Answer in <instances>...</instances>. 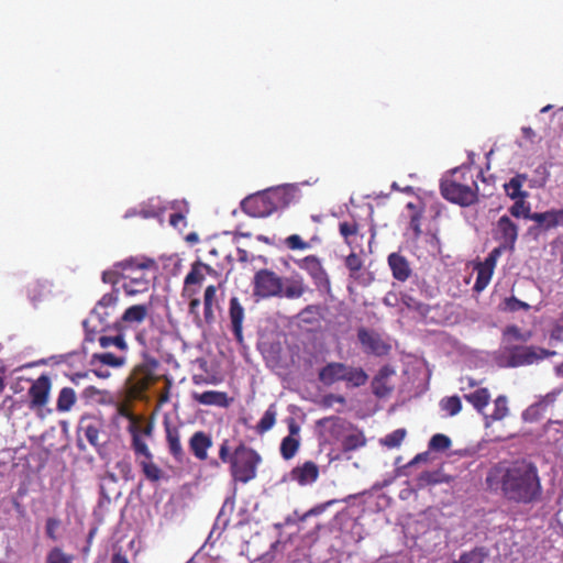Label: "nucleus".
<instances>
[{
  "label": "nucleus",
  "mask_w": 563,
  "mask_h": 563,
  "mask_svg": "<svg viewBox=\"0 0 563 563\" xmlns=\"http://www.w3.org/2000/svg\"><path fill=\"white\" fill-rule=\"evenodd\" d=\"M485 484L490 492L518 505H531L542 498V484L534 463L525 459L501 461L487 472Z\"/></svg>",
  "instance_id": "f257e3e1"
},
{
  "label": "nucleus",
  "mask_w": 563,
  "mask_h": 563,
  "mask_svg": "<svg viewBox=\"0 0 563 563\" xmlns=\"http://www.w3.org/2000/svg\"><path fill=\"white\" fill-rule=\"evenodd\" d=\"M114 267L121 268L122 288L128 296L147 291L158 271L156 261L144 255L117 262Z\"/></svg>",
  "instance_id": "f03ea898"
},
{
  "label": "nucleus",
  "mask_w": 563,
  "mask_h": 563,
  "mask_svg": "<svg viewBox=\"0 0 563 563\" xmlns=\"http://www.w3.org/2000/svg\"><path fill=\"white\" fill-rule=\"evenodd\" d=\"M291 191L285 187H278L251 195L241 202L242 210L254 218L271 216L278 209L285 208L291 200Z\"/></svg>",
  "instance_id": "7ed1b4c3"
},
{
  "label": "nucleus",
  "mask_w": 563,
  "mask_h": 563,
  "mask_svg": "<svg viewBox=\"0 0 563 563\" xmlns=\"http://www.w3.org/2000/svg\"><path fill=\"white\" fill-rule=\"evenodd\" d=\"M478 178H482L484 183L486 181L483 170H479L476 177H467V185L457 183L455 178H443L440 183V192L450 202L461 207L473 206L478 202L479 198Z\"/></svg>",
  "instance_id": "20e7f679"
},
{
  "label": "nucleus",
  "mask_w": 563,
  "mask_h": 563,
  "mask_svg": "<svg viewBox=\"0 0 563 563\" xmlns=\"http://www.w3.org/2000/svg\"><path fill=\"white\" fill-rule=\"evenodd\" d=\"M262 462L261 455L244 444L238 445L233 451L230 474L234 482L246 484L257 475V466Z\"/></svg>",
  "instance_id": "39448f33"
},
{
  "label": "nucleus",
  "mask_w": 563,
  "mask_h": 563,
  "mask_svg": "<svg viewBox=\"0 0 563 563\" xmlns=\"http://www.w3.org/2000/svg\"><path fill=\"white\" fill-rule=\"evenodd\" d=\"M119 301V289L113 288L112 291L104 294L100 300L96 303L91 311L90 318L82 322V327L86 331V340L93 342L97 331L90 329L89 324L93 319H97L100 324L109 325V319L113 314L115 307Z\"/></svg>",
  "instance_id": "423d86ee"
},
{
  "label": "nucleus",
  "mask_w": 563,
  "mask_h": 563,
  "mask_svg": "<svg viewBox=\"0 0 563 563\" xmlns=\"http://www.w3.org/2000/svg\"><path fill=\"white\" fill-rule=\"evenodd\" d=\"M131 448L136 456V462L141 467L145 478L156 483L163 477V471L154 463L153 454L143 438L134 434L131 441Z\"/></svg>",
  "instance_id": "0eeeda50"
},
{
  "label": "nucleus",
  "mask_w": 563,
  "mask_h": 563,
  "mask_svg": "<svg viewBox=\"0 0 563 563\" xmlns=\"http://www.w3.org/2000/svg\"><path fill=\"white\" fill-rule=\"evenodd\" d=\"M253 295L257 298L280 297L283 292V279L275 272L263 268L253 277Z\"/></svg>",
  "instance_id": "6e6552de"
},
{
  "label": "nucleus",
  "mask_w": 563,
  "mask_h": 563,
  "mask_svg": "<svg viewBox=\"0 0 563 563\" xmlns=\"http://www.w3.org/2000/svg\"><path fill=\"white\" fill-rule=\"evenodd\" d=\"M555 351L537 346H515L509 350L507 364L510 367L531 365L541 360L555 355Z\"/></svg>",
  "instance_id": "1a4fd4ad"
},
{
  "label": "nucleus",
  "mask_w": 563,
  "mask_h": 563,
  "mask_svg": "<svg viewBox=\"0 0 563 563\" xmlns=\"http://www.w3.org/2000/svg\"><path fill=\"white\" fill-rule=\"evenodd\" d=\"M296 264L300 269L307 272L319 290H324L327 292L331 290V282L329 275L318 256L308 255L296 261Z\"/></svg>",
  "instance_id": "9d476101"
},
{
  "label": "nucleus",
  "mask_w": 563,
  "mask_h": 563,
  "mask_svg": "<svg viewBox=\"0 0 563 563\" xmlns=\"http://www.w3.org/2000/svg\"><path fill=\"white\" fill-rule=\"evenodd\" d=\"M357 339L363 351L367 354L383 356L387 355L390 351V345L383 340L380 334L366 328L357 330Z\"/></svg>",
  "instance_id": "9b49d317"
},
{
  "label": "nucleus",
  "mask_w": 563,
  "mask_h": 563,
  "mask_svg": "<svg viewBox=\"0 0 563 563\" xmlns=\"http://www.w3.org/2000/svg\"><path fill=\"white\" fill-rule=\"evenodd\" d=\"M518 225L508 216H501L494 229V238L512 252L518 239Z\"/></svg>",
  "instance_id": "f8f14e48"
},
{
  "label": "nucleus",
  "mask_w": 563,
  "mask_h": 563,
  "mask_svg": "<svg viewBox=\"0 0 563 563\" xmlns=\"http://www.w3.org/2000/svg\"><path fill=\"white\" fill-rule=\"evenodd\" d=\"M531 221L536 222L530 231L547 232L563 227V209H550L544 212H533Z\"/></svg>",
  "instance_id": "ddd939ff"
},
{
  "label": "nucleus",
  "mask_w": 563,
  "mask_h": 563,
  "mask_svg": "<svg viewBox=\"0 0 563 563\" xmlns=\"http://www.w3.org/2000/svg\"><path fill=\"white\" fill-rule=\"evenodd\" d=\"M205 272L211 274L214 271L210 265L205 264L200 261H197L191 265L189 273L186 275L184 279V288L181 291L183 297L196 296L197 290L194 289L191 286L201 285L203 283L206 278Z\"/></svg>",
  "instance_id": "4468645a"
},
{
  "label": "nucleus",
  "mask_w": 563,
  "mask_h": 563,
  "mask_svg": "<svg viewBox=\"0 0 563 563\" xmlns=\"http://www.w3.org/2000/svg\"><path fill=\"white\" fill-rule=\"evenodd\" d=\"M51 387V379L46 375H41L36 380L33 382L29 388L31 409H42L46 406L49 398Z\"/></svg>",
  "instance_id": "2eb2a0df"
},
{
  "label": "nucleus",
  "mask_w": 563,
  "mask_h": 563,
  "mask_svg": "<svg viewBox=\"0 0 563 563\" xmlns=\"http://www.w3.org/2000/svg\"><path fill=\"white\" fill-rule=\"evenodd\" d=\"M319 476V466L313 461L303 462L294 467L288 474L289 479L296 482L299 486L312 485L318 481Z\"/></svg>",
  "instance_id": "dca6fc26"
},
{
  "label": "nucleus",
  "mask_w": 563,
  "mask_h": 563,
  "mask_svg": "<svg viewBox=\"0 0 563 563\" xmlns=\"http://www.w3.org/2000/svg\"><path fill=\"white\" fill-rule=\"evenodd\" d=\"M102 429V422L99 418L85 415L80 418L77 427L78 437L84 435L95 448L100 445L99 435Z\"/></svg>",
  "instance_id": "f3484780"
},
{
  "label": "nucleus",
  "mask_w": 563,
  "mask_h": 563,
  "mask_svg": "<svg viewBox=\"0 0 563 563\" xmlns=\"http://www.w3.org/2000/svg\"><path fill=\"white\" fill-rule=\"evenodd\" d=\"M148 316V307L146 305H133L125 309L121 318L115 322V328L123 331L128 328L137 327L144 322Z\"/></svg>",
  "instance_id": "a211bd4d"
},
{
  "label": "nucleus",
  "mask_w": 563,
  "mask_h": 563,
  "mask_svg": "<svg viewBox=\"0 0 563 563\" xmlns=\"http://www.w3.org/2000/svg\"><path fill=\"white\" fill-rule=\"evenodd\" d=\"M212 444L211 435L205 431L194 432L188 441L189 450L198 461L208 460V451L212 448Z\"/></svg>",
  "instance_id": "6ab92c4d"
},
{
  "label": "nucleus",
  "mask_w": 563,
  "mask_h": 563,
  "mask_svg": "<svg viewBox=\"0 0 563 563\" xmlns=\"http://www.w3.org/2000/svg\"><path fill=\"white\" fill-rule=\"evenodd\" d=\"M218 287L216 285H209L206 287L203 292V316H202V329L211 327L216 321V308H219L217 298Z\"/></svg>",
  "instance_id": "aec40b11"
},
{
  "label": "nucleus",
  "mask_w": 563,
  "mask_h": 563,
  "mask_svg": "<svg viewBox=\"0 0 563 563\" xmlns=\"http://www.w3.org/2000/svg\"><path fill=\"white\" fill-rule=\"evenodd\" d=\"M229 318L231 322V329L235 340L239 343L243 342V320L245 318V311L240 300L236 297H232L229 303Z\"/></svg>",
  "instance_id": "412c9836"
},
{
  "label": "nucleus",
  "mask_w": 563,
  "mask_h": 563,
  "mask_svg": "<svg viewBox=\"0 0 563 563\" xmlns=\"http://www.w3.org/2000/svg\"><path fill=\"white\" fill-rule=\"evenodd\" d=\"M165 433L166 444L169 454L174 457L176 462H183L185 460L186 454L181 445V434L179 427L166 423Z\"/></svg>",
  "instance_id": "4be33fe9"
},
{
  "label": "nucleus",
  "mask_w": 563,
  "mask_h": 563,
  "mask_svg": "<svg viewBox=\"0 0 563 563\" xmlns=\"http://www.w3.org/2000/svg\"><path fill=\"white\" fill-rule=\"evenodd\" d=\"M339 232L352 250L362 246L364 235L360 233V224L354 219L340 222Z\"/></svg>",
  "instance_id": "5701e85b"
},
{
  "label": "nucleus",
  "mask_w": 563,
  "mask_h": 563,
  "mask_svg": "<svg viewBox=\"0 0 563 563\" xmlns=\"http://www.w3.org/2000/svg\"><path fill=\"white\" fill-rule=\"evenodd\" d=\"M344 371H346V364L331 362L319 371L318 377L323 385L331 386L336 382H344Z\"/></svg>",
  "instance_id": "b1692460"
},
{
  "label": "nucleus",
  "mask_w": 563,
  "mask_h": 563,
  "mask_svg": "<svg viewBox=\"0 0 563 563\" xmlns=\"http://www.w3.org/2000/svg\"><path fill=\"white\" fill-rule=\"evenodd\" d=\"M192 399L205 406H217L227 408L230 405V398L225 391L207 390L203 393H192Z\"/></svg>",
  "instance_id": "393cba45"
},
{
  "label": "nucleus",
  "mask_w": 563,
  "mask_h": 563,
  "mask_svg": "<svg viewBox=\"0 0 563 563\" xmlns=\"http://www.w3.org/2000/svg\"><path fill=\"white\" fill-rule=\"evenodd\" d=\"M388 265L391 269L393 277L399 282H405L411 274V268L407 258L398 253H391L388 256Z\"/></svg>",
  "instance_id": "a878e982"
},
{
  "label": "nucleus",
  "mask_w": 563,
  "mask_h": 563,
  "mask_svg": "<svg viewBox=\"0 0 563 563\" xmlns=\"http://www.w3.org/2000/svg\"><path fill=\"white\" fill-rule=\"evenodd\" d=\"M119 412L121 416L129 419L130 423L128 427V431L131 434L132 439L134 434H137L141 438H143V435H151L153 429L151 423L142 426L140 419L134 413H132L125 406H121L119 408Z\"/></svg>",
  "instance_id": "bb28decb"
},
{
  "label": "nucleus",
  "mask_w": 563,
  "mask_h": 563,
  "mask_svg": "<svg viewBox=\"0 0 563 563\" xmlns=\"http://www.w3.org/2000/svg\"><path fill=\"white\" fill-rule=\"evenodd\" d=\"M393 373L388 366L379 369L378 374L372 380V389L375 396L383 398L390 394L391 386L387 384V378Z\"/></svg>",
  "instance_id": "cd10ccee"
},
{
  "label": "nucleus",
  "mask_w": 563,
  "mask_h": 563,
  "mask_svg": "<svg viewBox=\"0 0 563 563\" xmlns=\"http://www.w3.org/2000/svg\"><path fill=\"white\" fill-rule=\"evenodd\" d=\"M474 269L477 276L473 289L481 292L490 283L495 267L484 262H479L475 265Z\"/></svg>",
  "instance_id": "c85d7f7f"
},
{
  "label": "nucleus",
  "mask_w": 563,
  "mask_h": 563,
  "mask_svg": "<svg viewBox=\"0 0 563 563\" xmlns=\"http://www.w3.org/2000/svg\"><path fill=\"white\" fill-rule=\"evenodd\" d=\"M309 287L306 285L301 277L287 279L285 287L283 286L282 296H285L288 299H298L302 297Z\"/></svg>",
  "instance_id": "c756f323"
},
{
  "label": "nucleus",
  "mask_w": 563,
  "mask_h": 563,
  "mask_svg": "<svg viewBox=\"0 0 563 563\" xmlns=\"http://www.w3.org/2000/svg\"><path fill=\"white\" fill-rule=\"evenodd\" d=\"M468 401L479 413H484L485 408L490 401V393L487 388H477L475 391L464 395Z\"/></svg>",
  "instance_id": "7c9ffc66"
},
{
  "label": "nucleus",
  "mask_w": 563,
  "mask_h": 563,
  "mask_svg": "<svg viewBox=\"0 0 563 563\" xmlns=\"http://www.w3.org/2000/svg\"><path fill=\"white\" fill-rule=\"evenodd\" d=\"M527 180L525 174H518L504 185L505 191L511 199L526 198L528 194L522 191L521 188Z\"/></svg>",
  "instance_id": "2f4dec72"
},
{
  "label": "nucleus",
  "mask_w": 563,
  "mask_h": 563,
  "mask_svg": "<svg viewBox=\"0 0 563 563\" xmlns=\"http://www.w3.org/2000/svg\"><path fill=\"white\" fill-rule=\"evenodd\" d=\"M509 413L508 400L504 395L498 396L494 400V411L485 416L486 424L489 422L499 421L506 418Z\"/></svg>",
  "instance_id": "473e14b6"
},
{
  "label": "nucleus",
  "mask_w": 563,
  "mask_h": 563,
  "mask_svg": "<svg viewBox=\"0 0 563 563\" xmlns=\"http://www.w3.org/2000/svg\"><path fill=\"white\" fill-rule=\"evenodd\" d=\"M341 445L343 452L355 451L366 445V438L362 431L356 430L343 437Z\"/></svg>",
  "instance_id": "72a5a7b5"
},
{
  "label": "nucleus",
  "mask_w": 563,
  "mask_h": 563,
  "mask_svg": "<svg viewBox=\"0 0 563 563\" xmlns=\"http://www.w3.org/2000/svg\"><path fill=\"white\" fill-rule=\"evenodd\" d=\"M77 399L76 393L70 387H64L60 389L56 402V409L59 412H66L69 411L73 406L75 405Z\"/></svg>",
  "instance_id": "f704fd0d"
},
{
  "label": "nucleus",
  "mask_w": 563,
  "mask_h": 563,
  "mask_svg": "<svg viewBox=\"0 0 563 563\" xmlns=\"http://www.w3.org/2000/svg\"><path fill=\"white\" fill-rule=\"evenodd\" d=\"M367 379L368 375L363 368L346 365V371H344V382L353 387H360L365 385Z\"/></svg>",
  "instance_id": "c9c22d12"
},
{
  "label": "nucleus",
  "mask_w": 563,
  "mask_h": 563,
  "mask_svg": "<svg viewBox=\"0 0 563 563\" xmlns=\"http://www.w3.org/2000/svg\"><path fill=\"white\" fill-rule=\"evenodd\" d=\"M276 417H277V409L276 405L272 404L267 408V410L264 412L263 417L258 421L256 426V432L258 434H263L267 431H269L276 423Z\"/></svg>",
  "instance_id": "e433bc0d"
},
{
  "label": "nucleus",
  "mask_w": 563,
  "mask_h": 563,
  "mask_svg": "<svg viewBox=\"0 0 563 563\" xmlns=\"http://www.w3.org/2000/svg\"><path fill=\"white\" fill-rule=\"evenodd\" d=\"M299 446H300L299 438L285 437L280 443V455L285 460H290L296 455V453L299 450Z\"/></svg>",
  "instance_id": "4c0bfd02"
},
{
  "label": "nucleus",
  "mask_w": 563,
  "mask_h": 563,
  "mask_svg": "<svg viewBox=\"0 0 563 563\" xmlns=\"http://www.w3.org/2000/svg\"><path fill=\"white\" fill-rule=\"evenodd\" d=\"M407 208L415 211L410 217L409 228L413 232V239L418 240L422 234V231H421L422 211L417 210V207L413 202H408Z\"/></svg>",
  "instance_id": "58836bf2"
},
{
  "label": "nucleus",
  "mask_w": 563,
  "mask_h": 563,
  "mask_svg": "<svg viewBox=\"0 0 563 563\" xmlns=\"http://www.w3.org/2000/svg\"><path fill=\"white\" fill-rule=\"evenodd\" d=\"M509 212L515 218H525L531 220V208L529 203L525 201V198H518L515 203L509 208Z\"/></svg>",
  "instance_id": "ea45409f"
},
{
  "label": "nucleus",
  "mask_w": 563,
  "mask_h": 563,
  "mask_svg": "<svg viewBox=\"0 0 563 563\" xmlns=\"http://www.w3.org/2000/svg\"><path fill=\"white\" fill-rule=\"evenodd\" d=\"M99 344L101 347L107 349L110 346H115L119 350H126L128 345L122 334H118L114 336L101 335L99 339Z\"/></svg>",
  "instance_id": "a19ab883"
},
{
  "label": "nucleus",
  "mask_w": 563,
  "mask_h": 563,
  "mask_svg": "<svg viewBox=\"0 0 563 563\" xmlns=\"http://www.w3.org/2000/svg\"><path fill=\"white\" fill-rule=\"evenodd\" d=\"M406 433L407 432L405 429H396L393 432H390L389 434H387L384 439H382L380 442L383 445H385L389 449L397 448L404 441Z\"/></svg>",
  "instance_id": "79ce46f5"
},
{
  "label": "nucleus",
  "mask_w": 563,
  "mask_h": 563,
  "mask_svg": "<svg viewBox=\"0 0 563 563\" xmlns=\"http://www.w3.org/2000/svg\"><path fill=\"white\" fill-rule=\"evenodd\" d=\"M503 310L509 311V312H516L518 310H525L528 311L530 309V305L528 302H525L515 296L507 297L503 300Z\"/></svg>",
  "instance_id": "37998d69"
},
{
  "label": "nucleus",
  "mask_w": 563,
  "mask_h": 563,
  "mask_svg": "<svg viewBox=\"0 0 563 563\" xmlns=\"http://www.w3.org/2000/svg\"><path fill=\"white\" fill-rule=\"evenodd\" d=\"M440 406L442 410L446 411L450 416H455L462 410V402L457 396L443 398Z\"/></svg>",
  "instance_id": "c03bdc74"
},
{
  "label": "nucleus",
  "mask_w": 563,
  "mask_h": 563,
  "mask_svg": "<svg viewBox=\"0 0 563 563\" xmlns=\"http://www.w3.org/2000/svg\"><path fill=\"white\" fill-rule=\"evenodd\" d=\"M451 439L448 435L437 433L431 438L429 442V449L432 451L442 452L448 450L451 446Z\"/></svg>",
  "instance_id": "a18cd8bd"
},
{
  "label": "nucleus",
  "mask_w": 563,
  "mask_h": 563,
  "mask_svg": "<svg viewBox=\"0 0 563 563\" xmlns=\"http://www.w3.org/2000/svg\"><path fill=\"white\" fill-rule=\"evenodd\" d=\"M190 298V301L188 303V313L191 316V319H192V322L194 324L199 328V329H202V316H200L199 313V307H200V299L192 296V297H189Z\"/></svg>",
  "instance_id": "49530a36"
},
{
  "label": "nucleus",
  "mask_w": 563,
  "mask_h": 563,
  "mask_svg": "<svg viewBox=\"0 0 563 563\" xmlns=\"http://www.w3.org/2000/svg\"><path fill=\"white\" fill-rule=\"evenodd\" d=\"M93 360H97L101 364L108 365L111 367H119V366L123 365V363H124L123 357L117 356L110 352L95 354Z\"/></svg>",
  "instance_id": "de8ad7c7"
},
{
  "label": "nucleus",
  "mask_w": 563,
  "mask_h": 563,
  "mask_svg": "<svg viewBox=\"0 0 563 563\" xmlns=\"http://www.w3.org/2000/svg\"><path fill=\"white\" fill-rule=\"evenodd\" d=\"M62 526V520L56 517H48L45 522V534L52 541H57L58 530Z\"/></svg>",
  "instance_id": "09e8293b"
},
{
  "label": "nucleus",
  "mask_w": 563,
  "mask_h": 563,
  "mask_svg": "<svg viewBox=\"0 0 563 563\" xmlns=\"http://www.w3.org/2000/svg\"><path fill=\"white\" fill-rule=\"evenodd\" d=\"M73 556L65 553L60 548H53L46 556V563H71Z\"/></svg>",
  "instance_id": "8fccbe9b"
},
{
  "label": "nucleus",
  "mask_w": 563,
  "mask_h": 563,
  "mask_svg": "<svg viewBox=\"0 0 563 563\" xmlns=\"http://www.w3.org/2000/svg\"><path fill=\"white\" fill-rule=\"evenodd\" d=\"M321 308L319 305H308L299 312V318L306 323H311L320 316Z\"/></svg>",
  "instance_id": "3c124183"
},
{
  "label": "nucleus",
  "mask_w": 563,
  "mask_h": 563,
  "mask_svg": "<svg viewBox=\"0 0 563 563\" xmlns=\"http://www.w3.org/2000/svg\"><path fill=\"white\" fill-rule=\"evenodd\" d=\"M442 474L438 471L433 472H422L418 477V483L420 487L439 484L442 482Z\"/></svg>",
  "instance_id": "603ef678"
},
{
  "label": "nucleus",
  "mask_w": 563,
  "mask_h": 563,
  "mask_svg": "<svg viewBox=\"0 0 563 563\" xmlns=\"http://www.w3.org/2000/svg\"><path fill=\"white\" fill-rule=\"evenodd\" d=\"M285 244L290 250H307L310 247V243L305 242L298 234L286 238Z\"/></svg>",
  "instance_id": "864d4df0"
},
{
  "label": "nucleus",
  "mask_w": 563,
  "mask_h": 563,
  "mask_svg": "<svg viewBox=\"0 0 563 563\" xmlns=\"http://www.w3.org/2000/svg\"><path fill=\"white\" fill-rule=\"evenodd\" d=\"M400 302L406 306L408 309L421 312L424 308V305L413 298L412 296L401 292L400 294Z\"/></svg>",
  "instance_id": "5fc2aeb1"
},
{
  "label": "nucleus",
  "mask_w": 563,
  "mask_h": 563,
  "mask_svg": "<svg viewBox=\"0 0 563 563\" xmlns=\"http://www.w3.org/2000/svg\"><path fill=\"white\" fill-rule=\"evenodd\" d=\"M505 335L514 339L516 341L527 342L531 338V333H522L521 330L517 325H509L505 330Z\"/></svg>",
  "instance_id": "6e6d98bb"
},
{
  "label": "nucleus",
  "mask_w": 563,
  "mask_h": 563,
  "mask_svg": "<svg viewBox=\"0 0 563 563\" xmlns=\"http://www.w3.org/2000/svg\"><path fill=\"white\" fill-rule=\"evenodd\" d=\"M101 279L104 284L115 286L121 278V268L114 267L112 269L104 271L101 275Z\"/></svg>",
  "instance_id": "4d7b16f0"
},
{
  "label": "nucleus",
  "mask_w": 563,
  "mask_h": 563,
  "mask_svg": "<svg viewBox=\"0 0 563 563\" xmlns=\"http://www.w3.org/2000/svg\"><path fill=\"white\" fill-rule=\"evenodd\" d=\"M467 177H475L472 169L470 167H457L455 169H453L451 176L449 178H455V180H457V183H461V184H466L467 185Z\"/></svg>",
  "instance_id": "13d9d810"
},
{
  "label": "nucleus",
  "mask_w": 563,
  "mask_h": 563,
  "mask_svg": "<svg viewBox=\"0 0 563 563\" xmlns=\"http://www.w3.org/2000/svg\"><path fill=\"white\" fill-rule=\"evenodd\" d=\"M345 266L349 268V271L352 274H354V273L361 271V268L363 267V261L356 253L352 252L345 258Z\"/></svg>",
  "instance_id": "bf43d9fd"
},
{
  "label": "nucleus",
  "mask_w": 563,
  "mask_h": 563,
  "mask_svg": "<svg viewBox=\"0 0 563 563\" xmlns=\"http://www.w3.org/2000/svg\"><path fill=\"white\" fill-rule=\"evenodd\" d=\"M505 251H509L508 246H504L503 243H499V245L497 247H495L489 254L488 256L485 258L484 263L488 264V265H492V266H496V263H497V260L499 258V256L503 254V252Z\"/></svg>",
  "instance_id": "052dcab7"
},
{
  "label": "nucleus",
  "mask_w": 563,
  "mask_h": 563,
  "mask_svg": "<svg viewBox=\"0 0 563 563\" xmlns=\"http://www.w3.org/2000/svg\"><path fill=\"white\" fill-rule=\"evenodd\" d=\"M150 385V378L147 376H143L141 378L133 377L131 382V389L134 393H142L147 389Z\"/></svg>",
  "instance_id": "680f3d73"
},
{
  "label": "nucleus",
  "mask_w": 563,
  "mask_h": 563,
  "mask_svg": "<svg viewBox=\"0 0 563 563\" xmlns=\"http://www.w3.org/2000/svg\"><path fill=\"white\" fill-rule=\"evenodd\" d=\"M219 459L223 463H229L233 460V453H230L229 440H223L219 448Z\"/></svg>",
  "instance_id": "e2e57ef3"
},
{
  "label": "nucleus",
  "mask_w": 563,
  "mask_h": 563,
  "mask_svg": "<svg viewBox=\"0 0 563 563\" xmlns=\"http://www.w3.org/2000/svg\"><path fill=\"white\" fill-rule=\"evenodd\" d=\"M115 468L120 472V474L122 475V477L124 479L128 481V479L132 478V466H131L130 461L121 460V461L117 462Z\"/></svg>",
  "instance_id": "0e129e2a"
},
{
  "label": "nucleus",
  "mask_w": 563,
  "mask_h": 563,
  "mask_svg": "<svg viewBox=\"0 0 563 563\" xmlns=\"http://www.w3.org/2000/svg\"><path fill=\"white\" fill-rule=\"evenodd\" d=\"M27 291L33 302L40 301L43 297V287L38 283L31 284Z\"/></svg>",
  "instance_id": "69168bd1"
},
{
  "label": "nucleus",
  "mask_w": 563,
  "mask_h": 563,
  "mask_svg": "<svg viewBox=\"0 0 563 563\" xmlns=\"http://www.w3.org/2000/svg\"><path fill=\"white\" fill-rule=\"evenodd\" d=\"M169 223L174 228H178L180 224L186 225V218L184 214H181L179 212L172 213L169 217Z\"/></svg>",
  "instance_id": "338daca9"
},
{
  "label": "nucleus",
  "mask_w": 563,
  "mask_h": 563,
  "mask_svg": "<svg viewBox=\"0 0 563 563\" xmlns=\"http://www.w3.org/2000/svg\"><path fill=\"white\" fill-rule=\"evenodd\" d=\"M383 302L388 307H396L400 302V297L395 292H388L384 297Z\"/></svg>",
  "instance_id": "774afa93"
}]
</instances>
